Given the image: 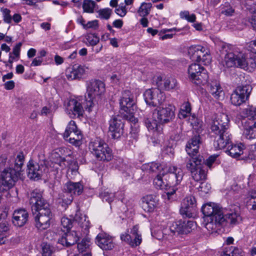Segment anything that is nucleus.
<instances>
[{"label":"nucleus","instance_id":"f257e3e1","mask_svg":"<svg viewBox=\"0 0 256 256\" xmlns=\"http://www.w3.org/2000/svg\"><path fill=\"white\" fill-rule=\"evenodd\" d=\"M228 122V116L222 113L218 115L210 124V134L214 138V145L216 150L224 148L231 142Z\"/></svg>","mask_w":256,"mask_h":256},{"label":"nucleus","instance_id":"f03ea898","mask_svg":"<svg viewBox=\"0 0 256 256\" xmlns=\"http://www.w3.org/2000/svg\"><path fill=\"white\" fill-rule=\"evenodd\" d=\"M14 166L9 164V167L4 170L0 174V186L2 190H6L12 188L18 180L22 171L24 161L22 152L18 153L16 158H13Z\"/></svg>","mask_w":256,"mask_h":256},{"label":"nucleus","instance_id":"7ed1b4c3","mask_svg":"<svg viewBox=\"0 0 256 256\" xmlns=\"http://www.w3.org/2000/svg\"><path fill=\"white\" fill-rule=\"evenodd\" d=\"M184 173L182 170L176 166H170L168 169V174L165 176L167 189L166 194L168 200H173L176 198L174 197L176 194V192L178 190L177 186L180 184L182 180Z\"/></svg>","mask_w":256,"mask_h":256},{"label":"nucleus","instance_id":"20e7f679","mask_svg":"<svg viewBox=\"0 0 256 256\" xmlns=\"http://www.w3.org/2000/svg\"><path fill=\"white\" fill-rule=\"evenodd\" d=\"M122 110L124 114V117L130 122L134 120V114L136 110V106L133 94L128 90L123 92L120 102Z\"/></svg>","mask_w":256,"mask_h":256},{"label":"nucleus","instance_id":"39448f33","mask_svg":"<svg viewBox=\"0 0 256 256\" xmlns=\"http://www.w3.org/2000/svg\"><path fill=\"white\" fill-rule=\"evenodd\" d=\"M89 148L99 160L108 162L113 157L111 149L103 140H96L90 142Z\"/></svg>","mask_w":256,"mask_h":256},{"label":"nucleus","instance_id":"423d86ee","mask_svg":"<svg viewBox=\"0 0 256 256\" xmlns=\"http://www.w3.org/2000/svg\"><path fill=\"white\" fill-rule=\"evenodd\" d=\"M190 80L197 86L204 85L208 83V76L205 68L200 64L194 63L188 68Z\"/></svg>","mask_w":256,"mask_h":256},{"label":"nucleus","instance_id":"0eeeda50","mask_svg":"<svg viewBox=\"0 0 256 256\" xmlns=\"http://www.w3.org/2000/svg\"><path fill=\"white\" fill-rule=\"evenodd\" d=\"M174 118V107L171 104L160 106L152 112V118H156L160 124H165Z\"/></svg>","mask_w":256,"mask_h":256},{"label":"nucleus","instance_id":"6e6552de","mask_svg":"<svg viewBox=\"0 0 256 256\" xmlns=\"http://www.w3.org/2000/svg\"><path fill=\"white\" fill-rule=\"evenodd\" d=\"M222 64L224 67L227 68L236 66L245 69L248 63L246 61L244 54L240 52L236 54L233 52H228Z\"/></svg>","mask_w":256,"mask_h":256},{"label":"nucleus","instance_id":"1a4fd4ad","mask_svg":"<svg viewBox=\"0 0 256 256\" xmlns=\"http://www.w3.org/2000/svg\"><path fill=\"white\" fill-rule=\"evenodd\" d=\"M48 169L44 160L36 162L30 160L27 164V175L28 178L34 180H38L42 178V174Z\"/></svg>","mask_w":256,"mask_h":256},{"label":"nucleus","instance_id":"9d476101","mask_svg":"<svg viewBox=\"0 0 256 256\" xmlns=\"http://www.w3.org/2000/svg\"><path fill=\"white\" fill-rule=\"evenodd\" d=\"M144 96L147 104L156 108L162 105L166 100L164 93L158 88L146 90L144 94Z\"/></svg>","mask_w":256,"mask_h":256},{"label":"nucleus","instance_id":"9b49d317","mask_svg":"<svg viewBox=\"0 0 256 256\" xmlns=\"http://www.w3.org/2000/svg\"><path fill=\"white\" fill-rule=\"evenodd\" d=\"M30 204L34 214L41 212L45 209L50 210L49 204L42 196V194L37 190H34L30 193Z\"/></svg>","mask_w":256,"mask_h":256},{"label":"nucleus","instance_id":"f8f14e48","mask_svg":"<svg viewBox=\"0 0 256 256\" xmlns=\"http://www.w3.org/2000/svg\"><path fill=\"white\" fill-rule=\"evenodd\" d=\"M30 204L34 214L41 212L45 209L50 210L49 204L42 196V194L37 190H34L30 193Z\"/></svg>","mask_w":256,"mask_h":256},{"label":"nucleus","instance_id":"ddd939ff","mask_svg":"<svg viewBox=\"0 0 256 256\" xmlns=\"http://www.w3.org/2000/svg\"><path fill=\"white\" fill-rule=\"evenodd\" d=\"M82 137L80 131L78 130L76 122L71 120L64 134V140L76 146H79L81 144Z\"/></svg>","mask_w":256,"mask_h":256},{"label":"nucleus","instance_id":"4468645a","mask_svg":"<svg viewBox=\"0 0 256 256\" xmlns=\"http://www.w3.org/2000/svg\"><path fill=\"white\" fill-rule=\"evenodd\" d=\"M252 88L250 85L238 86L231 94L230 101L234 106H240L249 97Z\"/></svg>","mask_w":256,"mask_h":256},{"label":"nucleus","instance_id":"2eb2a0df","mask_svg":"<svg viewBox=\"0 0 256 256\" xmlns=\"http://www.w3.org/2000/svg\"><path fill=\"white\" fill-rule=\"evenodd\" d=\"M124 120L122 116H113L109 122V130L112 138L114 139L120 138L124 133Z\"/></svg>","mask_w":256,"mask_h":256},{"label":"nucleus","instance_id":"dca6fc26","mask_svg":"<svg viewBox=\"0 0 256 256\" xmlns=\"http://www.w3.org/2000/svg\"><path fill=\"white\" fill-rule=\"evenodd\" d=\"M196 224L192 220H180L174 222L170 227V232L174 234H187L194 229Z\"/></svg>","mask_w":256,"mask_h":256},{"label":"nucleus","instance_id":"f3484780","mask_svg":"<svg viewBox=\"0 0 256 256\" xmlns=\"http://www.w3.org/2000/svg\"><path fill=\"white\" fill-rule=\"evenodd\" d=\"M196 202L194 196H190L184 199L180 212L188 218L194 216L196 214Z\"/></svg>","mask_w":256,"mask_h":256},{"label":"nucleus","instance_id":"a211bd4d","mask_svg":"<svg viewBox=\"0 0 256 256\" xmlns=\"http://www.w3.org/2000/svg\"><path fill=\"white\" fill-rule=\"evenodd\" d=\"M45 210L38 212L34 217L36 226L40 230H46L50 227L52 216L50 210Z\"/></svg>","mask_w":256,"mask_h":256},{"label":"nucleus","instance_id":"6ab92c4d","mask_svg":"<svg viewBox=\"0 0 256 256\" xmlns=\"http://www.w3.org/2000/svg\"><path fill=\"white\" fill-rule=\"evenodd\" d=\"M105 92L104 84L99 80H91L88 83L87 94L88 97L94 99L100 96Z\"/></svg>","mask_w":256,"mask_h":256},{"label":"nucleus","instance_id":"aec40b11","mask_svg":"<svg viewBox=\"0 0 256 256\" xmlns=\"http://www.w3.org/2000/svg\"><path fill=\"white\" fill-rule=\"evenodd\" d=\"M222 208L217 204L210 202L204 204L202 208V212L205 216L209 218L220 216L222 214Z\"/></svg>","mask_w":256,"mask_h":256},{"label":"nucleus","instance_id":"412c9836","mask_svg":"<svg viewBox=\"0 0 256 256\" xmlns=\"http://www.w3.org/2000/svg\"><path fill=\"white\" fill-rule=\"evenodd\" d=\"M28 217L29 214L26 210L17 209L14 212L12 222L15 226L22 227L27 223Z\"/></svg>","mask_w":256,"mask_h":256},{"label":"nucleus","instance_id":"4be33fe9","mask_svg":"<svg viewBox=\"0 0 256 256\" xmlns=\"http://www.w3.org/2000/svg\"><path fill=\"white\" fill-rule=\"evenodd\" d=\"M66 110L68 114L72 118L82 116L84 111L81 103L75 99H71L68 102Z\"/></svg>","mask_w":256,"mask_h":256},{"label":"nucleus","instance_id":"5701e85b","mask_svg":"<svg viewBox=\"0 0 256 256\" xmlns=\"http://www.w3.org/2000/svg\"><path fill=\"white\" fill-rule=\"evenodd\" d=\"M96 240L97 244L103 250H111L114 246L112 238L106 233L99 234Z\"/></svg>","mask_w":256,"mask_h":256},{"label":"nucleus","instance_id":"b1692460","mask_svg":"<svg viewBox=\"0 0 256 256\" xmlns=\"http://www.w3.org/2000/svg\"><path fill=\"white\" fill-rule=\"evenodd\" d=\"M220 218L224 220V222H229L231 224H236L242 220L240 214L232 210L222 209V214H220Z\"/></svg>","mask_w":256,"mask_h":256},{"label":"nucleus","instance_id":"393cba45","mask_svg":"<svg viewBox=\"0 0 256 256\" xmlns=\"http://www.w3.org/2000/svg\"><path fill=\"white\" fill-rule=\"evenodd\" d=\"M189 158L186 159V167L190 173L192 171H194L196 168H198L204 162V159L203 156L200 154H196L189 156Z\"/></svg>","mask_w":256,"mask_h":256},{"label":"nucleus","instance_id":"a878e982","mask_svg":"<svg viewBox=\"0 0 256 256\" xmlns=\"http://www.w3.org/2000/svg\"><path fill=\"white\" fill-rule=\"evenodd\" d=\"M7 215L8 214L5 211L0 214V244L5 243L6 233L10 226L6 220Z\"/></svg>","mask_w":256,"mask_h":256},{"label":"nucleus","instance_id":"bb28decb","mask_svg":"<svg viewBox=\"0 0 256 256\" xmlns=\"http://www.w3.org/2000/svg\"><path fill=\"white\" fill-rule=\"evenodd\" d=\"M78 240V232L73 230L66 232L64 236L58 239V242L63 246L69 247L77 243Z\"/></svg>","mask_w":256,"mask_h":256},{"label":"nucleus","instance_id":"cd10ccee","mask_svg":"<svg viewBox=\"0 0 256 256\" xmlns=\"http://www.w3.org/2000/svg\"><path fill=\"white\" fill-rule=\"evenodd\" d=\"M201 138L200 135H196L188 142L186 150L189 156L198 154L200 144H201Z\"/></svg>","mask_w":256,"mask_h":256},{"label":"nucleus","instance_id":"c85d7f7f","mask_svg":"<svg viewBox=\"0 0 256 256\" xmlns=\"http://www.w3.org/2000/svg\"><path fill=\"white\" fill-rule=\"evenodd\" d=\"M156 196L147 195L142 198L141 206L146 212H153L157 204Z\"/></svg>","mask_w":256,"mask_h":256},{"label":"nucleus","instance_id":"c756f323","mask_svg":"<svg viewBox=\"0 0 256 256\" xmlns=\"http://www.w3.org/2000/svg\"><path fill=\"white\" fill-rule=\"evenodd\" d=\"M83 189L84 186L80 182H69L66 183L64 186V190L72 194V196L73 194L78 196L81 194L83 192Z\"/></svg>","mask_w":256,"mask_h":256},{"label":"nucleus","instance_id":"7c9ffc66","mask_svg":"<svg viewBox=\"0 0 256 256\" xmlns=\"http://www.w3.org/2000/svg\"><path fill=\"white\" fill-rule=\"evenodd\" d=\"M224 222V220L218 216L214 218H209L205 224L206 228L210 232L216 231L218 227Z\"/></svg>","mask_w":256,"mask_h":256},{"label":"nucleus","instance_id":"2f4dec72","mask_svg":"<svg viewBox=\"0 0 256 256\" xmlns=\"http://www.w3.org/2000/svg\"><path fill=\"white\" fill-rule=\"evenodd\" d=\"M207 90L216 98H218L222 92V89L217 80H213L208 83Z\"/></svg>","mask_w":256,"mask_h":256},{"label":"nucleus","instance_id":"473e14b6","mask_svg":"<svg viewBox=\"0 0 256 256\" xmlns=\"http://www.w3.org/2000/svg\"><path fill=\"white\" fill-rule=\"evenodd\" d=\"M203 46H192L188 49V54L192 61L200 62V54H202Z\"/></svg>","mask_w":256,"mask_h":256},{"label":"nucleus","instance_id":"72a5a7b5","mask_svg":"<svg viewBox=\"0 0 256 256\" xmlns=\"http://www.w3.org/2000/svg\"><path fill=\"white\" fill-rule=\"evenodd\" d=\"M177 80L176 78L172 77H170L166 78L162 82V79L157 82L158 86H162V88H164L166 90H170L174 89L177 86Z\"/></svg>","mask_w":256,"mask_h":256},{"label":"nucleus","instance_id":"f704fd0d","mask_svg":"<svg viewBox=\"0 0 256 256\" xmlns=\"http://www.w3.org/2000/svg\"><path fill=\"white\" fill-rule=\"evenodd\" d=\"M242 114L245 117L243 119L242 122L250 120L256 122V108L249 106L244 110Z\"/></svg>","mask_w":256,"mask_h":256},{"label":"nucleus","instance_id":"c9c22d12","mask_svg":"<svg viewBox=\"0 0 256 256\" xmlns=\"http://www.w3.org/2000/svg\"><path fill=\"white\" fill-rule=\"evenodd\" d=\"M244 146L240 144V145H230L228 148L230 155L234 158H238L243 154Z\"/></svg>","mask_w":256,"mask_h":256},{"label":"nucleus","instance_id":"e433bc0d","mask_svg":"<svg viewBox=\"0 0 256 256\" xmlns=\"http://www.w3.org/2000/svg\"><path fill=\"white\" fill-rule=\"evenodd\" d=\"M59 199L62 200L60 202H62V206L66 208L72 202L74 197L72 194L63 190L62 192L59 194Z\"/></svg>","mask_w":256,"mask_h":256},{"label":"nucleus","instance_id":"4c0bfd02","mask_svg":"<svg viewBox=\"0 0 256 256\" xmlns=\"http://www.w3.org/2000/svg\"><path fill=\"white\" fill-rule=\"evenodd\" d=\"M191 174L193 179L196 182L206 179V173L205 170L202 168V166L196 168L195 170L192 171Z\"/></svg>","mask_w":256,"mask_h":256},{"label":"nucleus","instance_id":"58836bf2","mask_svg":"<svg viewBox=\"0 0 256 256\" xmlns=\"http://www.w3.org/2000/svg\"><path fill=\"white\" fill-rule=\"evenodd\" d=\"M99 197L102 200L110 204L114 199V193L110 192L107 189L102 190L99 193Z\"/></svg>","mask_w":256,"mask_h":256},{"label":"nucleus","instance_id":"ea45409f","mask_svg":"<svg viewBox=\"0 0 256 256\" xmlns=\"http://www.w3.org/2000/svg\"><path fill=\"white\" fill-rule=\"evenodd\" d=\"M152 8V4L151 3L142 2L139 8L138 12L140 16L145 17L150 14Z\"/></svg>","mask_w":256,"mask_h":256},{"label":"nucleus","instance_id":"a19ab883","mask_svg":"<svg viewBox=\"0 0 256 256\" xmlns=\"http://www.w3.org/2000/svg\"><path fill=\"white\" fill-rule=\"evenodd\" d=\"M222 256H242V250L236 247L230 246L226 248Z\"/></svg>","mask_w":256,"mask_h":256},{"label":"nucleus","instance_id":"79ce46f5","mask_svg":"<svg viewBox=\"0 0 256 256\" xmlns=\"http://www.w3.org/2000/svg\"><path fill=\"white\" fill-rule=\"evenodd\" d=\"M42 254V256H54V248L50 244L43 243Z\"/></svg>","mask_w":256,"mask_h":256},{"label":"nucleus","instance_id":"37998d69","mask_svg":"<svg viewBox=\"0 0 256 256\" xmlns=\"http://www.w3.org/2000/svg\"><path fill=\"white\" fill-rule=\"evenodd\" d=\"M96 3L92 0H84L82 8L84 12L92 13L94 12Z\"/></svg>","mask_w":256,"mask_h":256},{"label":"nucleus","instance_id":"c03bdc74","mask_svg":"<svg viewBox=\"0 0 256 256\" xmlns=\"http://www.w3.org/2000/svg\"><path fill=\"white\" fill-rule=\"evenodd\" d=\"M146 126L149 130H155L158 126L159 122L157 120L156 118H153L152 119L146 118L144 120Z\"/></svg>","mask_w":256,"mask_h":256},{"label":"nucleus","instance_id":"a18cd8bd","mask_svg":"<svg viewBox=\"0 0 256 256\" xmlns=\"http://www.w3.org/2000/svg\"><path fill=\"white\" fill-rule=\"evenodd\" d=\"M202 51V54H200V62L205 65L209 64L212 60L210 51L204 46Z\"/></svg>","mask_w":256,"mask_h":256},{"label":"nucleus","instance_id":"49530a36","mask_svg":"<svg viewBox=\"0 0 256 256\" xmlns=\"http://www.w3.org/2000/svg\"><path fill=\"white\" fill-rule=\"evenodd\" d=\"M154 184L156 187L160 189H165L167 190L168 189V187H166V184H164L163 182V180L160 175H158L156 177L154 180Z\"/></svg>","mask_w":256,"mask_h":256},{"label":"nucleus","instance_id":"de8ad7c7","mask_svg":"<svg viewBox=\"0 0 256 256\" xmlns=\"http://www.w3.org/2000/svg\"><path fill=\"white\" fill-rule=\"evenodd\" d=\"M76 79L80 78L84 74L85 69L84 66L80 65L74 64L72 66Z\"/></svg>","mask_w":256,"mask_h":256},{"label":"nucleus","instance_id":"09e8293b","mask_svg":"<svg viewBox=\"0 0 256 256\" xmlns=\"http://www.w3.org/2000/svg\"><path fill=\"white\" fill-rule=\"evenodd\" d=\"M61 224L63 228L67 231L70 230L72 228V222L70 219H69L68 218H62L61 220Z\"/></svg>","mask_w":256,"mask_h":256},{"label":"nucleus","instance_id":"8fccbe9b","mask_svg":"<svg viewBox=\"0 0 256 256\" xmlns=\"http://www.w3.org/2000/svg\"><path fill=\"white\" fill-rule=\"evenodd\" d=\"M112 10L110 8H104L98 11L99 15L103 19L108 20L112 14Z\"/></svg>","mask_w":256,"mask_h":256},{"label":"nucleus","instance_id":"3c124183","mask_svg":"<svg viewBox=\"0 0 256 256\" xmlns=\"http://www.w3.org/2000/svg\"><path fill=\"white\" fill-rule=\"evenodd\" d=\"M89 242L86 240L83 239L82 242L78 243L77 248L80 252H82L86 250L89 247Z\"/></svg>","mask_w":256,"mask_h":256},{"label":"nucleus","instance_id":"603ef678","mask_svg":"<svg viewBox=\"0 0 256 256\" xmlns=\"http://www.w3.org/2000/svg\"><path fill=\"white\" fill-rule=\"evenodd\" d=\"M4 16V20L5 22L10 24L12 18L10 14V10L6 8H1Z\"/></svg>","mask_w":256,"mask_h":256},{"label":"nucleus","instance_id":"864d4df0","mask_svg":"<svg viewBox=\"0 0 256 256\" xmlns=\"http://www.w3.org/2000/svg\"><path fill=\"white\" fill-rule=\"evenodd\" d=\"M142 242V238L141 236L140 235H136V236H132V240L130 244V246L132 247H136L140 244Z\"/></svg>","mask_w":256,"mask_h":256},{"label":"nucleus","instance_id":"5fc2aeb1","mask_svg":"<svg viewBox=\"0 0 256 256\" xmlns=\"http://www.w3.org/2000/svg\"><path fill=\"white\" fill-rule=\"evenodd\" d=\"M148 166L150 170L152 172H158L162 168L160 164L155 162H152L149 164Z\"/></svg>","mask_w":256,"mask_h":256},{"label":"nucleus","instance_id":"6e6d98bb","mask_svg":"<svg viewBox=\"0 0 256 256\" xmlns=\"http://www.w3.org/2000/svg\"><path fill=\"white\" fill-rule=\"evenodd\" d=\"M86 40L92 46H96L100 41L99 38L94 34H90L88 36Z\"/></svg>","mask_w":256,"mask_h":256},{"label":"nucleus","instance_id":"4d7b16f0","mask_svg":"<svg viewBox=\"0 0 256 256\" xmlns=\"http://www.w3.org/2000/svg\"><path fill=\"white\" fill-rule=\"evenodd\" d=\"M66 74L67 78L68 80H72L76 79L72 67L68 68L66 70Z\"/></svg>","mask_w":256,"mask_h":256},{"label":"nucleus","instance_id":"13d9d810","mask_svg":"<svg viewBox=\"0 0 256 256\" xmlns=\"http://www.w3.org/2000/svg\"><path fill=\"white\" fill-rule=\"evenodd\" d=\"M198 188L199 191L207 194L208 193L209 190L210 188V184H208L201 182Z\"/></svg>","mask_w":256,"mask_h":256},{"label":"nucleus","instance_id":"bf43d9fd","mask_svg":"<svg viewBox=\"0 0 256 256\" xmlns=\"http://www.w3.org/2000/svg\"><path fill=\"white\" fill-rule=\"evenodd\" d=\"M22 45L21 42L17 44L13 48L12 54H14L16 58L20 57V48Z\"/></svg>","mask_w":256,"mask_h":256},{"label":"nucleus","instance_id":"052dcab7","mask_svg":"<svg viewBox=\"0 0 256 256\" xmlns=\"http://www.w3.org/2000/svg\"><path fill=\"white\" fill-rule=\"evenodd\" d=\"M116 12L120 16H124L126 14V9L125 6H120L115 10Z\"/></svg>","mask_w":256,"mask_h":256},{"label":"nucleus","instance_id":"680f3d73","mask_svg":"<svg viewBox=\"0 0 256 256\" xmlns=\"http://www.w3.org/2000/svg\"><path fill=\"white\" fill-rule=\"evenodd\" d=\"M98 28V21L94 20L92 22H89L88 24L84 26L85 28H93L96 29Z\"/></svg>","mask_w":256,"mask_h":256},{"label":"nucleus","instance_id":"e2e57ef3","mask_svg":"<svg viewBox=\"0 0 256 256\" xmlns=\"http://www.w3.org/2000/svg\"><path fill=\"white\" fill-rule=\"evenodd\" d=\"M120 239L126 242L130 245L132 240V236L126 232L125 234H121Z\"/></svg>","mask_w":256,"mask_h":256},{"label":"nucleus","instance_id":"0e129e2a","mask_svg":"<svg viewBox=\"0 0 256 256\" xmlns=\"http://www.w3.org/2000/svg\"><path fill=\"white\" fill-rule=\"evenodd\" d=\"M191 106L189 102H186L182 106L180 111L191 112Z\"/></svg>","mask_w":256,"mask_h":256},{"label":"nucleus","instance_id":"69168bd1","mask_svg":"<svg viewBox=\"0 0 256 256\" xmlns=\"http://www.w3.org/2000/svg\"><path fill=\"white\" fill-rule=\"evenodd\" d=\"M218 50H220L222 54H224V52H228V46L227 44L224 42H221L218 45Z\"/></svg>","mask_w":256,"mask_h":256},{"label":"nucleus","instance_id":"338daca9","mask_svg":"<svg viewBox=\"0 0 256 256\" xmlns=\"http://www.w3.org/2000/svg\"><path fill=\"white\" fill-rule=\"evenodd\" d=\"M253 46H256V40L252 41L249 43L248 50L253 54H256V49L252 47Z\"/></svg>","mask_w":256,"mask_h":256},{"label":"nucleus","instance_id":"774afa93","mask_svg":"<svg viewBox=\"0 0 256 256\" xmlns=\"http://www.w3.org/2000/svg\"><path fill=\"white\" fill-rule=\"evenodd\" d=\"M250 22L253 28L254 29H256V11H254V13L252 14V18L250 20Z\"/></svg>","mask_w":256,"mask_h":256}]
</instances>
